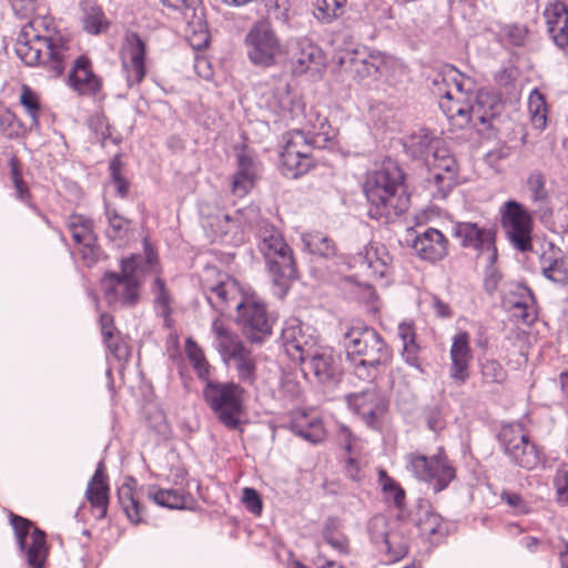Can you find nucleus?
I'll return each mask as SVG.
<instances>
[{
	"instance_id": "1",
	"label": "nucleus",
	"mask_w": 568,
	"mask_h": 568,
	"mask_svg": "<svg viewBox=\"0 0 568 568\" xmlns=\"http://www.w3.org/2000/svg\"><path fill=\"white\" fill-rule=\"evenodd\" d=\"M43 21L33 19L22 26L14 44L18 58L27 65H41L57 78L77 54V44L72 38L61 32L41 34L39 27Z\"/></svg>"
},
{
	"instance_id": "2",
	"label": "nucleus",
	"mask_w": 568,
	"mask_h": 568,
	"mask_svg": "<svg viewBox=\"0 0 568 568\" xmlns=\"http://www.w3.org/2000/svg\"><path fill=\"white\" fill-rule=\"evenodd\" d=\"M304 118L302 129L292 130L285 135V144L281 153L284 174L298 178L313 166V150L322 146L331 139V126L327 116L317 108L300 110Z\"/></svg>"
},
{
	"instance_id": "3",
	"label": "nucleus",
	"mask_w": 568,
	"mask_h": 568,
	"mask_svg": "<svg viewBox=\"0 0 568 568\" xmlns=\"http://www.w3.org/2000/svg\"><path fill=\"white\" fill-rule=\"evenodd\" d=\"M404 174L396 162L384 161L382 166L368 175L364 192L368 201V215L388 223L402 215L408 207Z\"/></svg>"
},
{
	"instance_id": "4",
	"label": "nucleus",
	"mask_w": 568,
	"mask_h": 568,
	"mask_svg": "<svg viewBox=\"0 0 568 568\" xmlns=\"http://www.w3.org/2000/svg\"><path fill=\"white\" fill-rule=\"evenodd\" d=\"M342 342L355 375L363 381L374 379L392 359L390 348L372 327L353 325L345 331Z\"/></svg>"
},
{
	"instance_id": "5",
	"label": "nucleus",
	"mask_w": 568,
	"mask_h": 568,
	"mask_svg": "<svg viewBox=\"0 0 568 568\" xmlns=\"http://www.w3.org/2000/svg\"><path fill=\"white\" fill-rule=\"evenodd\" d=\"M143 244V254H133L121 262V274L110 272L103 276L101 285L110 305H135L139 301L142 276L148 272L158 271L156 253L148 241Z\"/></svg>"
},
{
	"instance_id": "6",
	"label": "nucleus",
	"mask_w": 568,
	"mask_h": 568,
	"mask_svg": "<svg viewBox=\"0 0 568 568\" xmlns=\"http://www.w3.org/2000/svg\"><path fill=\"white\" fill-rule=\"evenodd\" d=\"M257 247L263 255L273 283L278 287V296L285 295L288 282L296 275V264L292 248L282 233L272 224L263 223L256 232Z\"/></svg>"
},
{
	"instance_id": "7",
	"label": "nucleus",
	"mask_w": 568,
	"mask_h": 568,
	"mask_svg": "<svg viewBox=\"0 0 568 568\" xmlns=\"http://www.w3.org/2000/svg\"><path fill=\"white\" fill-rule=\"evenodd\" d=\"M246 392L234 382L209 379L203 388V398L217 420L229 429H236L244 413Z\"/></svg>"
},
{
	"instance_id": "8",
	"label": "nucleus",
	"mask_w": 568,
	"mask_h": 568,
	"mask_svg": "<svg viewBox=\"0 0 568 568\" xmlns=\"http://www.w3.org/2000/svg\"><path fill=\"white\" fill-rule=\"evenodd\" d=\"M455 92L459 100L453 108L447 106L448 111L454 112L452 123L455 126L460 129L469 124L475 128L478 125L491 126L493 120L501 110V103L495 94L488 91L474 93L473 89L466 91L456 89Z\"/></svg>"
},
{
	"instance_id": "9",
	"label": "nucleus",
	"mask_w": 568,
	"mask_h": 568,
	"mask_svg": "<svg viewBox=\"0 0 568 568\" xmlns=\"http://www.w3.org/2000/svg\"><path fill=\"white\" fill-rule=\"evenodd\" d=\"M236 322L252 343H262L272 335L274 320L266 305L257 297H246L235 303Z\"/></svg>"
},
{
	"instance_id": "10",
	"label": "nucleus",
	"mask_w": 568,
	"mask_h": 568,
	"mask_svg": "<svg viewBox=\"0 0 568 568\" xmlns=\"http://www.w3.org/2000/svg\"><path fill=\"white\" fill-rule=\"evenodd\" d=\"M338 65L355 80H364L383 72V65H394L403 70L396 58L366 49H353L336 55Z\"/></svg>"
},
{
	"instance_id": "11",
	"label": "nucleus",
	"mask_w": 568,
	"mask_h": 568,
	"mask_svg": "<svg viewBox=\"0 0 568 568\" xmlns=\"http://www.w3.org/2000/svg\"><path fill=\"white\" fill-rule=\"evenodd\" d=\"M505 454L510 460L527 470L535 469L542 460V453L518 424L507 425L498 435Z\"/></svg>"
},
{
	"instance_id": "12",
	"label": "nucleus",
	"mask_w": 568,
	"mask_h": 568,
	"mask_svg": "<svg viewBox=\"0 0 568 568\" xmlns=\"http://www.w3.org/2000/svg\"><path fill=\"white\" fill-rule=\"evenodd\" d=\"M244 44L248 60L258 67H271L276 62L282 48L281 42L265 21H258L247 31Z\"/></svg>"
},
{
	"instance_id": "13",
	"label": "nucleus",
	"mask_w": 568,
	"mask_h": 568,
	"mask_svg": "<svg viewBox=\"0 0 568 568\" xmlns=\"http://www.w3.org/2000/svg\"><path fill=\"white\" fill-rule=\"evenodd\" d=\"M407 469L419 480L426 481L435 493L444 490L455 478V469L442 453L428 459L424 455L409 454Z\"/></svg>"
},
{
	"instance_id": "14",
	"label": "nucleus",
	"mask_w": 568,
	"mask_h": 568,
	"mask_svg": "<svg viewBox=\"0 0 568 568\" xmlns=\"http://www.w3.org/2000/svg\"><path fill=\"white\" fill-rule=\"evenodd\" d=\"M501 225L510 244L520 252L532 248V217L527 210L515 200H509L500 207Z\"/></svg>"
},
{
	"instance_id": "15",
	"label": "nucleus",
	"mask_w": 568,
	"mask_h": 568,
	"mask_svg": "<svg viewBox=\"0 0 568 568\" xmlns=\"http://www.w3.org/2000/svg\"><path fill=\"white\" fill-rule=\"evenodd\" d=\"M11 525L14 530L17 542L30 568H43L48 547L45 534L33 524L18 515H11Z\"/></svg>"
},
{
	"instance_id": "16",
	"label": "nucleus",
	"mask_w": 568,
	"mask_h": 568,
	"mask_svg": "<svg viewBox=\"0 0 568 568\" xmlns=\"http://www.w3.org/2000/svg\"><path fill=\"white\" fill-rule=\"evenodd\" d=\"M429 168V183L435 187L433 196L445 199L459 183L458 165L449 150L443 145L436 148L430 156L426 158Z\"/></svg>"
},
{
	"instance_id": "17",
	"label": "nucleus",
	"mask_w": 568,
	"mask_h": 568,
	"mask_svg": "<svg viewBox=\"0 0 568 568\" xmlns=\"http://www.w3.org/2000/svg\"><path fill=\"white\" fill-rule=\"evenodd\" d=\"M473 81L462 74L455 67L446 65L437 72L432 79V92L438 99V104L446 118L452 122L454 112L448 111L447 106L453 105L459 100L455 92L470 90Z\"/></svg>"
},
{
	"instance_id": "18",
	"label": "nucleus",
	"mask_w": 568,
	"mask_h": 568,
	"mask_svg": "<svg viewBox=\"0 0 568 568\" xmlns=\"http://www.w3.org/2000/svg\"><path fill=\"white\" fill-rule=\"evenodd\" d=\"M281 339L286 354L294 362L303 359L306 353H310L317 345L314 328L303 324L296 317L285 321Z\"/></svg>"
},
{
	"instance_id": "19",
	"label": "nucleus",
	"mask_w": 568,
	"mask_h": 568,
	"mask_svg": "<svg viewBox=\"0 0 568 568\" xmlns=\"http://www.w3.org/2000/svg\"><path fill=\"white\" fill-rule=\"evenodd\" d=\"M345 400L347 407L372 428H376L387 408L385 398L374 386L358 393H351L346 395Z\"/></svg>"
},
{
	"instance_id": "20",
	"label": "nucleus",
	"mask_w": 568,
	"mask_h": 568,
	"mask_svg": "<svg viewBox=\"0 0 568 568\" xmlns=\"http://www.w3.org/2000/svg\"><path fill=\"white\" fill-rule=\"evenodd\" d=\"M261 101L266 109L278 115L282 120L295 119L301 103L292 93L286 80H275L262 92Z\"/></svg>"
},
{
	"instance_id": "21",
	"label": "nucleus",
	"mask_w": 568,
	"mask_h": 568,
	"mask_svg": "<svg viewBox=\"0 0 568 568\" xmlns=\"http://www.w3.org/2000/svg\"><path fill=\"white\" fill-rule=\"evenodd\" d=\"M454 235L460 240L464 247H471L480 254H487V261L497 260L495 231L489 226H479L473 222H459L454 226Z\"/></svg>"
},
{
	"instance_id": "22",
	"label": "nucleus",
	"mask_w": 568,
	"mask_h": 568,
	"mask_svg": "<svg viewBox=\"0 0 568 568\" xmlns=\"http://www.w3.org/2000/svg\"><path fill=\"white\" fill-rule=\"evenodd\" d=\"M145 54L146 47L141 37L135 32L126 33L122 48V67L129 87L140 84L145 78Z\"/></svg>"
},
{
	"instance_id": "23",
	"label": "nucleus",
	"mask_w": 568,
	"mask_h": 568,
	"mask_svg": "<svg viewBox=\"0 0 568 568\" xmlns=\"http://www.w3.org/2000/svg\"><path fill=\"white\" fill-rule=\"evenodd\" d=\"M68 229L71 232L74 243L80 246L82 260L88 265L95 263L99 257L100 248L97 244L93 221L81 214H72L68 221Z\"/></svg>"
},
{
	"instance_id": "24",
	"label": "nucleus",
	"mask_w": 568,
	"mask_h": 568,
	"mask_svg": "<svg viewBox=\"0 0 568 568\" xmlns=\"http://www.w3.org/2000/svg\"><path fill=\"white\" fill-rule=\"evenodd\" d=\"M298 363L305 377L313 375L322 384L334 381L338 374L333 352L327 347L316 345Z\"/></svg>"
},
{
	"instance_id": "25",
	"label": "nucleus",
	"mask_w": 568,
	"mask_h": 568,
	"mask_svg": "<svg viewBox=\"0 0 568 568\" xmlns=\"http://www.w3.org/2000/svg\"><path fill=\"white\" fill-rule=\"evenodd\" d=\"M69 87L80 95L97 98L102 92V79L98 77L85 55L74 59L68 78Z\"/></svg>"
},
{
	"instance_id": "26",
	"label": "nucleus",
	"mask_w": 568,
	"mask_h": 568,
	"mask_svg": "<svg viewBox=\"0 0 568 568\" xmlns=\"http://www.w3.org/2000/svg\"><path fill=\"white\" fill-rule=\"evenodd\" d=\"M237 169L232 181V192L239 197H243L254 187L261 173V163L255 154L248 149L243 148L237 152Z\"/></svg>"
},
{
	"instance_id": "27",
	"label": "nucleus",
	"mask_w": 568,
	"mask_h": 568,
	"mask_svg": "<svg viewBox=\"0 0 568 568\" xmlns=\"http://www.w3.org/2000/svg\"><path fill=\"white\" fill-rule=\"evenodd\" d=\"M357 262L374 280H388L392 274V256L385 245L371 242L358 254Z\"/></svg>"
},
{
	"instance_id": "28",
	"label": "nucleus",
	"mask_w": 568,
	"mask_h": 568,
	"mask_svg": "<svg viewBox=\"0 0 568 568\" xmlns=\"http://www.w3.org/2000/svg\"><path fill=\"white\" fill-rule=\"evenodd\" d=\"M386 524L384 516H374L368 524V532L372 541L386 551L389 560L397 561L407 554V545L396 532L387 531Z\"/></svg>"
},
{
	"instance_id": "29",
	"label": "nucleus",
	"mask_w": 568,
	"mask_h": 568,
	"mask_svg": "<svg viewBox=\"0 0 568 568\" xmlns=\"http://www.w3.org/2000/svg\"><path fill=\"white\" fill-rule=\"evenodd\" d=\"M449 377L457 385H463L469 377V366L473 359L469 335L466 332H458L453 337L450 347Z\"/></svg>"
},
{
	"instance_id": "30",
	"label": "nucleus",
	"mask_w": 568,
	"mask_h": 568,
	"mask_svg": "<svg viewBox=\"0 0 568 568\" xmlns=\"http://www.w3.org/2000/svg\"><path fill=\"white\" fill-rule=\"evenodd\" d=\"M412 248L420 258L436 262L447 255L448 240L440 231L428 227L415 235Z\"/></svg>"
},
{
	"instance_id": "31",
	"label": "nucleus",
	"mask_w": 568,
	"mask_h": 568,
	"mask_svg": "<svg viewBox=\"0 0 568 568\" xmlns=\"http://www.w3.org/2000/svg\"><path fill=\"white\" fill-rule=\"evenodd\" d=\"M294 73L320 72L325 65V55L320 47L308 39H300L296 42L292 55Z\"/></svg>"
},
{
	"instance_id": "32",
	"label": "nucleus",
	"mask_w": 568,
	"mask_h": 568,
	"mask_svg": "<svg viewBox=\"0 0 568 568\" xmlns=\"http://www.w3.org/2000/svg\"><path fill=\"white\" fill-rule=\"evenodd\" d=\"M211 332L213 334V345L226 364L231 362L233 356L241 355V352L246 348L239 335L220 317L213 320Z\"/></svg>"
},
{
	"instance_id": "33",
	"label": "nucleus",
	"mask_w": 568,
	"mask_h": 568,
	"mask_svg": "<svg viewBox=\"0 0 568 568\" xmlns=\"http://www.w3.org/2000/svg\"><path fill=\"white\" fill-rule=\"evenodd\" d=\"M544 17L547 24V31L554 43L560 48H568V9L560 2L556 1L546 7Z\"/></svg>"
},
{
	"instance_id": "34",
	"label": "nucleus",
	"mask_w": 568,
	"mask_h": 568,
	"mask_svg": "<svg viewBox=\"0 0 568 568\" xmlns=\"http://www.w3.org/2000/svg\"><path fill=\"white\" fill-rule=\"evenodd\" d=\"M145 493L154 504L169 509H184L193 503L191 495L180 488L164 489L156 485H149Z\"/></svg>"
},
{
	"instance_id": "35",
	"label": "nucleus",
	"mask_w": 568,
	"mask_h": 568,
	"mask_svg": "<svg viewBox=\"0 0 568 568\" xmlns=\"http://www.w3.org/2000/svg\"><path fill=\"white\" fill-rule=\"evenodd\" d=\"M119 503L129 520L139 524L143 520V506L136 491V480L126 477L123 484L118 488Z\"/></svg>"
},
{
	"instance_id": "36",
	"label": "nucleus",
	"mask_w": 568,
	"mask_h": 568,
	"mask_svg": "<svg viewBox=\"0 0 568 568\" xmlns=\"http://www.w3.org/2000/svg\"><path fill=\"white\" fill-rule=\"evenodd\" d=\"M85 495L91 506L99 511V517H104L109 501V485L102 463H99L93 477L89 481Z\"/></svg>"
},
{
	"instance_id": "37",
	"label": "nucleus",
	"mask_w": 568,
	"mask_h": 568,
	"mask_svg": "<svg viewBox=\"0 0 568 568\" xmlns=\"http://www.w3.org/2000/svg\"><path fill=\"white\" fill-rule=\"evenodd\" d=\"M291 429L295 435L312 444L321 443L326 436L322 420L306 414L295 416L291 422Z\"/></svg>"
},
{
	"instance_id": "38",
	"label": "nucleus",
	"mask_w": 568,
	"mask_h": 568,
	"mask_svg": "<svg viewBox=\"0 0 568 568\" xmlns=\"http://www.w3.org/2000/svg\"><path fill=\"white\" fill-rule=\"evenodd\" d=\"M518 298L509 300L514 315L521 318L525 324H532L537 317L536 301L532 292L525 285L516 287Z\"/></svg>"
},
{
	"instance_id": "39",
	"label": "nucleus",
	"mask_w": 568,
	"mask_h": 568,
	"mask_svg": "<svg viewBox=\"0 0 568 568\" xmlns=\"http://www.w3.org/2000/svg\"><path fill=\"white\" fill-rule=\"evenodd\" d=\"M237 287L235 282L227 280L221 281L217 285L212 286L206 293L209 304L223 314L231 306L237 296Z\"/></svg>"
},
{
	"instance_id": "40",
	"label": "nucleus",
	"mask_w": 568,
	"mask_h": 568,
	"mask_svg": "<svg viewBox=\"0 0 568 568\" xmlns=\"http://www.w3.org/2000/svg\"><path fill=\"white\" fill-rule=\"evenodd\" d=\"M422 536L427 537L430 542H438L448 531L443 518L430 509H422L417 521Z\"/></svg>"
},
{
	"instance_id": "41",
	"label": "nucleus",
	"mask_w": 568,
	"mask_h": 568,
	"mask_svg": "<svg viewBox=\"0 0 568 568\" xmlns=\"http://www.w3.org/2000/svg\"><path fill=\"white\" fill-rule=\"evenodd\" d=\"M151 292L153 295V304L156 314L163 318L164 325L166 327H171L173 300L164 281L160 277H155L151 286Z\"/></svg>"
},
{
	"instance_id": "42",
	"label": "nucleus",
	"mask_w": 568,
	"mask_h": 568,
	"mask_svg": "<svg viewBox=\"0 0 568 568\" xmlns=\"http://www.w3.org/2000/svg\"><path fill=\"white\" fill-rule=\"evenodd\" d=\"M105 215L108 219V227L105 229L106 237L121 246L128 239L131 231V222L105 203Z\"/></svg>"
},
{
	"instance_id": "43",
	"label": "nucleus",
	"mask_w": 568,
	"mask_h": 568,
	"mask_svg": "<svg viewBox=\"0 0 568 568\" xmlns=\"http://www.w3.org/2000/svg\"><path fill=\"white\" fill-rule=\"evenodd\" d=\"M540 263L541 272L546 278L557 284H565L567 282L568 273L560 251L542 254Z\"/></svg>"
},
{
	"instance_id": "44",
	"label": "nucleus",
	"mask_w": 568,
	"mask_h": 568,
	"mask_svg": "<svg viewBox=\"0 0 568 568\" xmlns=\"http://www.w3.org/2000/svg\"><path fill=\"white\" fill-rule=\"evenodd\" d=\"M82 23L83 29L90 34H100L109 27V21L101 7L91 1L83 6Z\"/></svg>"
},
{
	"instance_id": "45",
	"label": "nucleus",
	"mask_w": 568,
	"mask_h": 568,
	"mask_svg": "<svg viewBox=\"0 0 568 568\" xmlns=\"http://www.w3.org/2000/svg\"><path fill=\"white\" fill-rule=\"evenodd\" d=\"M302 243L305 251L323 257H332L336 253L333 241L321 232L304 233Z\"/></svg>"
},
{
	"instance_id": "46",
	"label": "nucleus",
	"mask_w": 568,
	"mask_h": 568,
	"mask_svg": "<svg viewBox=\"0 0 568 568\" xmlns=\"http://www.w3.org/2000/svg\"><path fill=\"white\" fill-rule=\"evenodd\" d=\"M442 145V141L433 138L426 130H420L409 136L407 146L415 158H422L426 162V158L430 156L436 148Z\"/></svg>"
},
{
	"instance_id": "47",
	"label": "nucleus",
	"mask_w": 568,
	"mask_h": 568,
	"mask_svg": "<svg viewBox=\"0 0 568 568\" xmlns=\"http://www.w3.org/2000/svg\"><path fill=\"white\" fill-rule=\"evenodd\" d=\"M185 353L199 378L207 382L210 379L211 366L205 358L203 349L191 337L185 341Z\"/></svg>"
},
{
	"instance_id": "48",
	"label": "nucleus",
	"mask_w": 568,
	"mask_h": 568,
	"mask_svg": "<svg viewBox=\"0 0 568 568\" xmlns=\"http://www.w3.org/2000/svg\"><path fill=\"white\" fill-rule=\"evenodd\" d=\"M235 371L239 379L247 385H253L256 379V364L251 354V351L245 348L241 355L233 356Z\"/></svg>"
},
{
	"instance_id": "49",
	"label": "nucleus",
	"mask_w": 568,
	"mask_h": 568,
	"mask_svg": "<svg viewBox=\"0 0 568 568\" xmlns=\"http://www.w3.org/2000/svg\"><path fill=\"white\" fill-rule=\"evenodd\" d=\"M528 111L531 124L537 130H544L547 124V104L542 94L532 90L528 98Z\"/></svg>"
},
{
	"instance_id": "50",
	"label": "nucleus",
	"mask_w": 568,
	"mask_h": 568,
	"mask_svg": "<svg viewBox=\"0 0 568 568\" xmlns=\"http://www.w3.org/2000/svg\"><path fill=\"white\" fill-rule=\"evenodd\" d=\"M346 0H315L314 14L317 20L329 23L343 13Z\"/></svg>"
},
{
	"instance_id": "51",
	"label": "nucleus",
	"mask_w": 568,
	"mask_h": 568,
	"mask_svg": "<svg viewBox=\"0 0 568 568\" xmlns=\"http://www.w3.org/2000/svg\"><path fill=\"white\" fill-rule=\"evenodd\" d=\"M226 221L236 223L239 226L245 229H252L260 226L265 221L261 220L260 209L256 205H248L243 209H239L233 215H225Z\"/></svg>"
},
{
	"instance_id": "52",
	"label": "nucleus",
	"mask_w": 568,
	"mask_h": 568,
	"mask_svg": "<svg viewBox=\"0 0 568 568\" xmlns=\"http://www.w3.org/2000/svg\"><path fill=\"white\" fill-rule=\"evenodd\" d=\"M527 192L534 203L542 204L547 201L546 178L541 172H531L527 179Z\"/></svg>"
},
{
	"instance_id": "53",
	"label": "nucleus",
	"mask_w": 568,
	"mask_h": 568,
	"mask_svg": "<svg viewBox=\"0 0 568 568\" xmlns=\"http://www.w3.org/2000/svg\"><path fill=\"white\" fill-rule=\"evenodd\" d=\"M20 103L30 118V126H39L40 104L38 94L28 85H23L20 94Z\"/></svg>"
},
{
	"instance_id": "54",
	"label": "nucleus",
	"mask_w": 568,
	"mask_h": 568,
	"mask_svg": "<svg viewBox=\"0 0 568 568\" xmlns=\"http://www.w3.org/2000/svg\"><path fill=\"white\" fill-rule=\"evenodd\" d=\"M10 175L12 180L13 187L16 190V197L24 203L27 206L34 209V205L31 200V193L27 183L23 181L20 169L14 160L10 162Z\"/></svg>"
},
{
	"instance_id": "55",
	"label": "nucleus",
	"mask_w": 568,
	"mask_h": 568,
	"mask_svg": "<svg viewBox=\"0 0 568 568\" xmlns=\"http://www.w3.org/2000/svg\"><path fill=\"white\" fill-rule=\"evenodd\" d=\"M480 372L485 383L501 384L507 377V372L503 365L498 361L490 358H485L480 362Z\"/></svg>"
},
{
	"instance_id": "56",
	"label": "nucleus",
	"mask_w": 568,
	"mask_h": 568,
	"mask_svg": "<svg viewBox=\"0 0 568 568\" xmlns=\"http://www.w3.org/2000/svg\"><path fill=\"white\" fill-rule=\"evenodd\" d=\"M500 500L509 507L514 516L528 515L531 511L530 504L516 491L503 490Z\"/></svg>"
},
{
	"instance_id": "57",
	"label": "nucleus",
	"mask_w": 568,
	"mask_h": 568,
	"mask_svg": "<svg viewBox=\"0 0 568 568\" xmlns=\"http://www.w3.org/2000/svg\"><path fill=\"white\" fill-rule=\"evenodd\" d=\"M109 170L111 180L108 186L112 187L118 196L122 199L128 195L129 183L121 175V162L118 158H114L110 161Z\"/></svg>"
},
{
	"instance_id": "58",
	"label": "nucleus",
	"mask_w": 568,
	"mask_h": 568,
	"mask_svg": "<svg viewBox=\"0 0 568 568\" xmlns=\"http://www.w3.org/2000/svg\"><path fill=\"white\" fill-rule=\"evenodd\" d=\"M337 440L339 445L351 455H356L362 448V440L344 424L337 427Z\"/></svg>"
},
{
	"instance_id": "59",
	"label": "nucleus",
	"mask_w": 568,
	"mask_h": 568,
	"mask_svg": "<svg viewBox=\"0 0 568 568\" xmlns=\"http://www.w3.org/2000/svg\"><path fill=\"white\" fill-rule=\"evenodd\" d=\"M557 499L561 504H568V464L557 469L554 479Z\"/></svg>"
},
{
	"instance_id": "60",
	"label": "nucleus",
	"mask_w": 568,
	"mask_h": 568,
	"mask_svg": "<svg viewBox=\"0 0 568 568\" xmlns=\"http://www.w3.org/2000/svg\"><path fill=\"white\" fill-rule=\"evenodd\" d=\"M379 483L383 490L393 498L397 506H400L405 496L403 488L393 478H390L385 470L379 471Z\"/></svg>"
},
{
	"instance_id": "61",
	"label": "nucleus",
	"mask_w": 568,
	"mask_h": 568,
	"mask_svg": "<svg viewBox=\"0 0 568 568\" xmlns=\"http://www.w3.org/2000/svg\"><path fill=\"white\" fill-rule=\"evenodd\" d=\"M418 353H419V346L416 342L409 343V344H403L402 357H403L404 362L407 365L416 368L420 374H424V368L419 363Z\"/></svg>"
},
{
	"instance_id": "62",
	"label": "nucleus",
	"mask_w": 568,
	"mask_h": 568,
	"mask_svg": "<svg viewBox=\"0 0 568 568\" xmlns=\"http://www.w3.org/2000/svg\"><path fill=\"white\" fill-rule=\"evenodd\" d=\"M242 501L246 509L254 515H258L262 511V500L258 493L251 487L243 489Z\"/></svg>"
},
{
	"instance_id": "63",
	"label": "nucleus",
	"mask_w": 568,
	"mask_h": 568,
	"mask_svg": "<svg viewBox=\"0 0 568 568\" xmlns=\"http://www.w3.org/2000/svg\"><path fill=\"white\" fill-rule=\"evenodd\" d=\"M110 353L119 362H126L130 357V348L123 341L112 337L104 342Z\"/></svg>"
},
{
	"instance_id": "64",
	"label": "nucleus",
	"mask_w": 568,
	"mask_h": 568,
	"mask_svg": "<svg viewBox=\"0 0 568 568\" xmlns=\"http://www.w3.org/2000/svg\"><path fill=\"white\" fill-rule=\"evenodd\" d=\"M489 265L487 266L486 271H485V277H484V286H485V290L489 293V294H493L498 285H499V282L501 280V274L500 272L494 266V263L495 262H489Z\"/></svg>"
}]
</instances>
